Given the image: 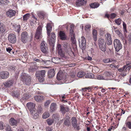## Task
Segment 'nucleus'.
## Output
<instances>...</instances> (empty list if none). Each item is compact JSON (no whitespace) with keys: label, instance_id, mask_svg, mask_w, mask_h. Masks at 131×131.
<instances>
[{"label":"nucleus","instance_id":"obj_56","mask_svg":"<svg viewBox=\"0 0 131 131\" xmlns=\"http://www.w3.org/2000/svg\"><path fill=\"white\" fill-rule=\"evenodd\" d=\"M50 100H47L45 103V106L46 107H47L50 103Z\"/></svg>","mask_w":131,"mask_h":131},{"label":"nucleus","instance_id":"obj_40","mask_svg":"<svg viewBox=\"0 0 131 131\" xmlns=\"http://www.w3.org/2000/svg\"><path fill=\"white\" fill-rule=\"evenodd\" d=\"M98 43L99 47L105 44L104 42V39L102 38H100L98 40Z\"/></svg>","mask_w":131,"mask_h":131},{"label":"nucleus","instance_id":"obj_27","mask_svg":"<svg viewBox=\"0 0 131 131\" xmlns=\"http://www.w3.org/2000/svg\"><path fill=\"white\" fill-rule=\"evenodd\" d=\"M9 124L12 126H17L18 124L17 120L13 118H11L9 119Z\"/></svg>","mask_w":131,"mask_h":131},{"label":"nucleus","instance_id":"obj_10","mask_svg":"<svg viewBox=\"0 0 131 131\" xmlns=\"http://www.w3.org/2000/svg\"><path fill=\"white\" fill-rule=\"evenodd\" d=\"M8 38L9 41L11 43H14L16 42V37L15 35L14 34H9L8 37Z\"/></svg>","mask_w":131,"mask_h":131},{"label":"nucleus","instance_id":"obj_41","mask_svg":"<svg viewBox=\"0 0 131 131\" xmlns=\"http://www.w3.org/2000/svg\"><path fill=\"white\" fill-rule=\"evenodd\" d=\"M86 78L93 79L94 78V74L92 73H87L85 76Z\"/></svg>","mask_w":131,"mask_h":131},{"label":"nucleus","instance_id":"obj_3","mask_svg":"<svg viewBox=\"0 0 131 131\" xmlns=\"http://www.w3.org/2000/svg\"><path fill=\"white\" fill-rule=\"evenodd\" d=\"M40 49L41 51L43 54L47 56L48 52V49L47 47V45L46 42L42 41L41 43Z\"/></svg>","mask_w":131,"mask_h":131},{"label":"nucleus","instance_id":"obj_63","mask_svg":"<svg viewBox=\"0 0 131 131\" xmlns=\"http://www.w3.org/2000/svg\"><path fill=\"white\" fill-rule=\"evenodd\" d=\"M34 60L35 61H36L38 62H41V61H43V60H40L39 59H37V58H35L34 59Z\"/></svg>","mask_w":131,"mask_h":131},{"label":"nucleus","instance_id":"obj_34","mask_svg":"<svg viewBox=\"0 0 131 131\" xmlns=\"http://www.w3.org/2000/svg\"><path fill=\"white\" fill-rule=\"evenodd\" d=\"M97 31L95 29H94L92 31L93 37L94 40L96 41L97 40Z\"/></svg>","mask_w":131,"mask_h":131},{"label":"nucleus","instance_id":"obj_6","mask_svg":"<svg viewBox=\"0 0 131 131\" xmlns=\"http://www.w3.org/2000/svg\"><path fill=\"white\" fill-rule=\"evenodd\" d=\"M42 27L39 26L36 29L35 34V38L37 39H40L42 37Z\"/></svg>","mask_w":131,"mask_h":131},{"label":"nucleus","instance_id":"obj_22","mask_svg":"<svg viewBox=\"0 0 131 131\" xmlns=\"http://www.w3.org/2000/svg\"><path fill=\"white\" fill-rule=\"evenodd\" d=\"M38 16L41 19H44L46 16L47 14L46 13L43 11H39L37 12Z\"/></svg>","mask_w":131,"mask_h":131},{"label":"nucleus","instance_id":"obj_62","mask_svg":"<svg viewBox=\"0 0 131 131\" xmlns=\"http://www.w3.org/2000/svg\"><path fill=\"white\" fill-rule=\"evenodd\" d=\"M123 29L126 30V25L125 23L124 22H123Z\"/></svg>","mask_w":131,"mask_h":131},{"label":"nucleus","instance_id":"obj_13","mask_svg":"<svg viewBox=\"0 0 131 131\" xmlns=\"http://www.w3.org/2000/svg\"><path fill=\"white\" fill-rule=\"evenodd\" d=\"M9 75V73L6 71H2L0 72V79H5L7 78Z\"/></svg>","mask_w":131,"mask_h":131},{"label":"nucleus","instance_id":"obj_1","mask_svg":"<svg viewBox=\"0 0 131 131\" xmlns=\"http://www.w3.org/2000/svg\"><path fill=\"white\" fill-rule=\"evenodd\" d=\"M21 80L26 85H29L30 84V77L26 74H24L21 75Z\"/></svg>","mask_w":131,"mask_h":131},{"label":"nucleus","instance_id":"obj_8","mask_svg":"<svg viewBox=\"0 0 131 131\" xmlns=\"http://www.w3.org/2000/svg\"><path fill=\"white\" fill-rule=\"evenodd\" d=\"M114 46L115 49L116 51L118 52L122 48V45L120 40L117 39H115L114 42Z\"/></svg>","mask_w":131,"mask_h":131},{"label":"nucleus","instance_id":"obj_21","mask_svg":"<svg viewBox=\"0 0 131 131\" xmlns=\"http://www.w3.org/2000/svg\"><path fill=\"white\" fill-rule=\"evenodd\" d=\"M86 3V0H78L75 3V4L77 7L83 5Z\"/></svg>","mask_w":131,"mask_h":131},{"label":"nucleus","instance_id":"obj_15","mask_svg":"<svg viewBox=\"0 0 131 131\" xmlns=\"http://www.w3.org/2000/svg\"><path fill=\"white\" fill-rule=\"evenodd\" d=\"M16 14V11L12 9L9 10L6 13L7 16L10 18L15 16Z\"/></svg>","mask_w":131,"mask_h":131},{"label":"nucleus","instance_id":"obj_31","mask_svg":"<svg viewBox=\"0 0 131 131\" xmlns=\"http://www.w3.org/2000/svg\"><path fill=\"white\" fill-rule=\"evenodd\" d=\"M57 109V105L55 103H52L50 107V111L53 112L55 111Z\"/></svg>","mask_w":131,"mask_h":131},{"label":"nucleus","instance_id":"obj_50","mask_svg":"<svg viewBox=\"0 0 131 131\" xmlns=\"http://www.w3.org/2000/svg\"><path fill=\"white\" fill-rule=\"evenodd\" d=\"M65 50H66V52L68 53V54H69V55L71 54L72 53L73 54L74 56H74V52L72 51L71 50H71L70 51L68 49V48H67V49H64Z\"/></svg>","mask_w":131,"mask_h":131},{"label":"nucleus","instance_id":"obj_47","mask_svg":"<svg viewBox=\"0 0 131 131\" xmlns=\"http://www.w3.org/2000/svg\"><path fill=\"white\" fill-rule=\"evenodd\" d=\"M125 124L129 129H131V121L126 122Z\"/></svg>","mask_w":131,"mask_h":131},{"label":"nucleus","instance_id":"obj_48","mask_svg":"<svg viewBox=\"0 0 131 131\" xmlns=\"http://www.w3.org/2000/svg\"><path fill=\"white\" fill-rule=\"evenodd\" d=\"M91 28V26L89 24H88L85 26V29L87 31L89 32Z\"/></svg>","mask_w":131,"mask_h":131},{"label":"nucleus","instance_id":"obj_9","mask_svg":"<svg viewBox=\"0 0 131 131\" xmlns=\"http://www.w3.org/2000/svg\"><path fill=\"white\" fill-rule=\"evenodd\" d=\"M16 82V80L12 79L7 80L3 83L4 86L6 88H9L13 85V84Z\"/></svg>","mask_w":131,"mask_h":131},{"label":"nucleus","instance_id":"obj_39","mask_svg":"<svg viewBox=\"0 0 131 131\" xmlns=\"http://www.w3.org/2000/svg\"><path fill=\"white\" fill-rule=\"evenodd\" d=\"M103 61L104 63H109L115 61L114 60L110 58L104 59Z\"/></svg>","mask_w":131,"mask_h":131},{"label":"nucleus","instance_id":"obj_28","mask_svg":"<svg viewBox=\"0 0 131 131\" xmlns=\"http://www.w3.org/2000/svg\"><path fill=\"white\" fill-rule=\"evenodd\" d=\"M34 99L37 102H41L44 99V97L42 96L38 95L35 96Z\"/></svg>","mask_w":131,"mask_h":131},{"label":"nucleus","instance_id":"obj_16","mask_svg":"<svg viewBox=\"0 0 131 131\" xmlns=\"http://www.w3.org/2000/svg\"><path fill=\"white\" fill-rule=\"evenodd\" d=\"M107 41V44L108 45H110L112 44V42L111 34L108 33H107L105 35Z\"/></svg>","mask_w":131,"mask_h":131},{"label":"nucleus","instance_id":"obj_20","mask_svg":"<svg viewBox=\"0 0 131 131\" xmlns=\"http://www.w3.org/2000/svg\"><path fill=\"white\" fill-rule=\"evenodd\" d=\"M58 35L60 39L62 40H65L67 39L66 35L63 31H60Z\"/></svg>","mask_w":131,"mask_h":131},{"label":"nucleus","instance_id":"obj_45","mask_svg":"<svg viewBox=\"0 0 131 131\" xmlns=\"http://www.w3.org/2000/svg\"><path fill=\"white\" fill-rule=\"evenodd\" d=\"M100 49L103 51H105L106 50V44L102 45L101 46H99Z\"/></svg>","mask_w":131,"mask_h":131},{"label":"nucleus","instance_id":"obj_19","mask_svg":"<svg viewBox=\"0 0 131 131\" xmlns=\"http://www.w3.org/2000/svg\"><path fill=\"white\" fill-rule=\"evenodd\" d=\"M46 71L45 70H42L37 71L36 73V77H45Z\"/></svg>","mask_w":131,"mask_h":131},{"label":"nucleus","instance_id":"obj_12","mask_svg":"<svg viewBox=\"0 0 131 131\" xmlns=\"http://www.w3.org/2000/svg\"><path fill=\"white\" fill-rule=\"evenodd\" d=\"M57 48L59 55L62 58L63 57L66 58L67 57L65 56L64 54L62 51L61 45L60 44H58Z\"/></svg>","mask_w":131,"mask_h":131},{"label":"nucleus","instance_id":"obj_14","mask_svg":"<svg viewBox=\"0 0 131 131\" xmlns=\"http://www.w3.org/2000/svg\"><path fill=\"white\" fill-rule=\"evenodd\" d=\"M27 91V90L24 89V92H23L24 93V95L23 97L21 99V101L22 102L28 100L30 96L29 93Z\"/></svg>","mask_w":131,"mask_h":131},{"label":"nucleus","instance_id":"obj_32","mask_svg":"<svg viewBox=\"0 0 131 131\" xmlns=\"http://www.w3.org/2000/svg\"><path fill=\"white\" fill-rule=\"evenodd\" d=\"M42 104H40L37 106V108L36 110L38 113H41L42 111Z\"/></svg>","mask_w":131,"mask_h":131},{"label":"nucleus","instance_id":"obj_51","mask_svg":"<svg viewBox=\"0 0 131 131\" xmlns=\"http://www.w3.org/2000/svg\"><path fill=\"white\" fill-rule=\"evenodd\" d=\"M38 77V80L40 82H43L44 80V77Z\"/></svg>","mask_w":131,"mask_h":131},{"label":"nucleus","instance_id":"obj_26","mask_svg":"<svg viewBox=\"0 0 131 131\" xmlns=\"http://www.w3.org/2000/svg\"><path fill=\"white\" fill-rule=\"evenodd\" d=\"M111 76V74L110 72L106 71L103 74V77L104 80H109Z\"/></svg>","mask_w":131,"mask_h":131},{"label":"nucleus","instance_id":"obj_36","mask_svg":"<svg viewBox=\"0 0 131 131\" xmlns=\"http://www.w3.org/2000/svg\"><path fill=\"white\" fill-rule=\"evenodd\" d=\"M99 6V4L98 3H92L90 5V6L92 8H95L98 7Z\"/></svg>","mask_w":131,"mask_h":131},{"label":"nucleus","instance_id":"obj_7","mask_svg":"<svg viewBox=\"0 0 131 131\" xmlns=\"http://www.w3.org/2000/svg\"><path fill=\"white\" fill-rule=\"evenodd\" d=\"M21 36V41L24 43L27 42L29 39L28 33L25 31L22 33Z\"/></svg>","mask_w":131,"mask_h":131},{"label":"nucleus","instance_id":"obj_23","mask_svg":"<svg viewBox=\"0 0 131 131\" xmlns=\"http://www.w3.org/2000/svg\"><path fill=\"white\" fill-rule=\"evenodd\" d=\"M55 74V71L54 69H51L49 70L48 72V77L49 78L53 77Z\"/></svg>","mask_w":131,"mask_h":131},{"label":"nucleus","instance_id":"obj_54","mask_svg":"<svg viewBox=\"0 0 131 131\" xmlns=\"http://www.w3.org/2000/svg\"><path fill=\"white\" fill-rule=\"evenodd\" d=\"M1 4L6 5L9 2L8 0H2Z\"/></svg>","mask_w":131,"mask_h":131},{"label":"nucleus","instance_id":"obj_61","mask_svg":"<svg viewBox=\"0 0 131 131\" xmlns=\"http://www.w3.org/2000/svg\"><path fill=\"white\" fill-rule=\"evenodd\" d=\"M16 29H17V31L18 32H19L20 31V27L19 25H18L17 26V27H16Z\"/></svg>","mask_w":131,"mask_h":131},{"label":"nucleus","instance_id":"obj_59","mask_svg":"<svg viewBox=\"0 0 131 131\" xmlns=\"http://www.w3.org/2000/svg\"><path fill=\"white\" fill-rule=\"evenodd\" d=\"M118 35H119L122 40H123L124 39V37L123 36V34L121 33V32L120 33V34Z\"/></svg>","mask_w":131,"mask_h":131},{"label":"nucleus","instance_id":"obj_11","mask_svg":"<svg viewBox=\"0 0 131 131\" xmlns=\"http://www.w3.org/2000/svg\"><path fill=\"white\" fill-rule=\"evenodd\" d=\"M71 124L73 127L74 129L77 130L80 129L79 126L77 123V121L76 118L74 117H72L71 119Z\"/></svg>","mask_w":131,"mask_h":131},{"label":"nucleus","instance_id":"obj_64","mask_svg":"<svg viewBox=\"0 0 131 131\" xmlns=\"http://www.w3.org/2000/svg\"><path fill=\"white\" fill-rule=\"evenodd\" d=\"M126 64L127 65H129V66H130L131 65V62L130 61H127L126 62Z\"/></svg>","mask_w":131,"mask_h":131},{"label":"nucleus","instance_id":"obj_29","mask_svg":"<svg viewBox=\"0 0 131 131\" xmlns=\"http://www.w3.org/2000/svg\"><path fill=\"white\" fill-rule=\"evenodd\" d=\"M46 28L47 34L48 36V37H49L50 35V33L52 29V27L51 25L50 24H47V25Z\"/></svg>","mask_w":131,"mask_h":131},{"label":"nucleus","instance_id":"obj_17","mask_svg":"<svg viewBox=\"0 0 131 131\" xmlns=\"http://www.w3.org/2000/svg\"><path fill=\"white\" fill-rule=\"evenodd\" d=\"M68 114L67 113L66 115V118L63 122L64 124L68 126H70L71 125L70 118L68 116Z\"/></svg>","mask_w":131,"mask_h":131},{"label":"nucleus","instance_id":"obj_38","mask_svg":"<svg viewBox=\"0 0 131 131\" xmlns=\"http://www.w3.org/2000/svg\"><path fill=\"white\" fill-rule=\"evenodd\" d=\"M30 15L29 13H27L25 15L23 16V20L26 21L29 19Z\"/></svg>","mask_w":131,"mask_h":131},{"label":"nucleus","instance_id":"obj_18","mask_svg":"<svg viewBox=\"0 0 131 131\" xmlns=\"http://www.w3.org/2000/svg\"><path fill=\"white\" fill-rule=\"evenodd\" d=\"M27 106L28 108L30 111V112L34 111V109L35 108L36 106L35 104L31 102H29L27 103L26 105Z\"/></svg>","mask_w":131,"mask_h":131},{"label":"nucleus","instance_id":"obj_37","mask_svg":"<svg viewBox=\"0 0 131 131\" xmlns=\"http://www.w3.org/2000/svg\"><path fill=\"white\" fill-rule=\"evenodd\" d=\"M86 73L84 72L81 71L79 72L77 75V77L79 78L83 77L85 74Z\"/></svg>","mask_w":131,"mask_h":131},{"label":"nucleus","instance_id":"obj_44","mask_svg":"<svg viewBox=\"0 0 131 131\" xmlns=\"http://www.w3.org/2000/svg\"><path fill=\"white\" fill-rule=\"evenodd\" d=\"M112 29L113 31L114 30L115 33L117 35H118L120 34V32L119 30L117 29V28L116 27L113 26L112 27Z\"/></svg>","mask_w":131,"mask_h":131},{"label":"nucleus","instance_id":"obj_49","mask_svg":"<svg viewBox=\"0 0 131 131\" xmlns=\"http://www.w3.org/2000/svg\"><path fill=\"white\" fill-rule=\"evenodd\" d=\"M115 23L118 25H119L121 23L122 20L120 18H118L117 19H116L115 20Z\"/></svg>","mask_w":131,"mask_h":131},{"label":"nucleus","instance_id":"obj_5","mask_svg":"<svg viewBox=\"0 0 131 131\" xmlns=\"http://www.w3.org/2000/svg\"><path fill=\"white\" fill-rule=\"evenodd\" d=\"M79 45L81 48L82 50H85L86 48V42L84 36H82L79 39Z\"/></svg>","mask_w":131,"mask_h":131},{"label":"nucleus","instance_id":"obj_53","mask_svg":"<svg viewBox=\"0 0 131 131\" xmlns=\"http://www.w3.org/2000/svg\"><path fill=\"white\" fill-rule=\"evenodd\" d=\"M4 123L2 121H0V129L3 130L4 129Z\"/></svg>","mask_w":131,"mask_h":131},{"label":"nucleus","instance_id":"obj_43","mask_svg":"<svg viewBox=\"0 0 131 131\" xmlns=\"http://www.w3.org/2000/svg\"><path fill=\"white\" fill-rule=\"evenodd\" d=\"M63 46L64 48V49H67V48H68L69 51H70L71 50V47L69 43L67 42L64 43L63 44Z\"/></svg>","mask_w":131,"mask_h":131},{"label":"nucleus","instance_id":"obj_52","mask_svg":"<svg viewBox=\"0 0 131 131\" xmlns=\"http://www.w3.org/2000/svg\"><path fill=\"white\" fill-rule=\"evenodd\" d=\"M96 79L99 80H104V79L103 76H102L100 75H99L97 76L96 77Z\"/></svg>","mask_w":131,"mask_h":131},{"label":"nucleus","instance_id":"obj_24","mask_svg":"<svg viewBox=\"0 0 131 131\" xmlns=\"http://www.w3.org/2000/svg\"><path fill=\"white\" fill-rule=\"evenodd\" d=\"M69 108L68 107H64L63 105L60 106V110L63 114H64L66 112L68 111Z\"/></svg>","mask_w":131,"mask_h":131},{"label":"nucleus","instance_id":"obj_25","mask_svg":"<svg viewBox=\"0 0 131 131\" xmlns=\"http://www.w3.org/2000/svg\"><path fill=\"white\" fill-rule=\"evenodd\" d=\"M50 39L49 40V42L50 43H53L56 40V36L55 34L54 33H51Z\"/></svg>","mask_w":131,"mask_h":131},{"label":"nucleus","instance_id":"obj_58","mask_svg":"<svg viewBox=\"0 0 131 131\" xmlns=\"http://www.w3.org/2000/svg\"><path fill=\"white\" fill-rule=\"evenodd\" d=\"M6 131H12V128L9 126H8L6 127Z\"/></svg>","mask_w":131,"mask_h":131},{"label":"nucleus","instance_id":"obj_30","mask_svg":"<svg viewBox=\"0 0 131 131\" xmlns=\"http://www.w3.org/2000/svg\"><path fill=\"white\" fill-rule=\"evenodd\" d=\"M31 113L34 118L37 119L38 118L39 114L40 113H38L36 111H32L31 112Z\"/></svg>","mask_w":131,"mask_h":131},{"label":"nucleus","instance_id":"obj_42","mask_svg":"<svg viewBox=\"0 0 131 131\" xmlns=\"http://www.w3.org/2000/svg\"><path fill=\"white\" fill-rule=\"evenodd\" d=\"M50 114L48 112L44 113L42 115V117L43 119H46L50 116Z\"/></svg>","mask_w":131,"mask_h":131},{"label":"nucleus","instance_id":"obj_46","mask_svg":"<svg viewBox=\"0 0 131 131\" xmlns=\"http://www.w3.org/2000/svg\"><path fill=\"white\" fill-rule=\"evenodd\" d=\"M70 33L71 40L73 39L74 38V34L73 30L70 29Z\"/></svg>","mask_w":131,"mask_h":131},{"label":"nucleus","instance_id":"obj_57","mask_svg":"<svg viewBox=\"0 0 131 131\" xmlns=\"http://www.w3.org/2000/svg\"><path fill=\"white\" fill-rule=\"evenodd\" d=\"M127 39L128 40L129 42H131V34H129L127 37Z\"/></svg>","mask_w":131,"mask_h":131},{"label":"nucleus","instance_id":"obj_33","mask_svg":"<svg viewBox=\"0 0 131 131\" xmlns=\"http://www.w3.org/2000/svg\"><path fill=\"white\" fill-rule=\"evenodd\" d=\"M63 73H61L59 72L57 74V78L58 80H60L62 79H64L63 76Z\"/></svg>","mask_w":131,"mask_h":131},{"label":"nucleus","instance_id":"obj_35","mask_svg":"<svg viewBox=\"0 0 131 131\" xmlns=\"http://www.w3.org/2000/svg\"><path fill=\"white\" fill-rule=\"evenodd\" d=\"M116 16V14L114 13L111 14L110 15L107 14H106L105 15V16L107 17L108 19L110 18L111 19H113L115 18Z\"/></svg>","mask_w":131,"mask_h":131},{"label":"nucleus","instance_id":"obj_4","mask_svg":"<svg viewBox=\"0 0 131 131\" xmlns=\"http://www.w3.org/2000/svg\"><path fill=\"white\" fill-rule=\"evenodd\" d=\"M59 119V116L57 114H56L53 115L52 118H49L48 119L47 121L48 125H51L54 123V121H58Z\"/></svg>","mask_w":131,"mask_h":131},{"label":"nucleus","instance_id":"obj_55","mask_svg":"<svg viewBox=\"0 0 131 131\" xmlns=\"http://www.w3.org/2000/svg\"><path fill=\"white\" fill-rule=\"evenodd\" d=\"M46 131H52V128L51 127L47 126L46 127Z\"/></svg>","mask_w":131,"mask_h":131},{"label":"nucleus","instance_id":"obj_60","mask_svg":"<svg viewBox=\"0 0 131 131\" xmlns=\"http://www.w3.org/2000/svg\"><path fill=\"white\" fill-rule=\"evenodd\" d=\"M20 90L19 91V92H18L17 93L15 92L14 93V94L15 95V97H17L20 94Z\"/></svg>","mask_w":131,"mask_h":131},{"label":"nucleus","instance_id":"obj_2","mask_svg":"<svg viewBox=\"0 0 131 131\" xmlns=\"http://www.w3.org/2000/svg\"><path fill=\"white\" fill-rule=\"evenodd\" d=\"M131 68V65L127 67L126 65L124 66L122 68L118 69V71L120 72H121V75L123 77L125 76L126 75L127 72L129 71Z\"/></svg>","mask_w":131,"mask_h":131}]
</instances>
